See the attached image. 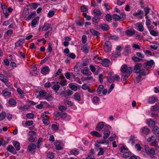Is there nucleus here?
Wrapping results in <instances>:
<instances>
[{"instance_id": "f257e3e1", "label": "nucleus", "mask_w": 159, "mask_h": 159, "mask_svg": "<svg viewBox=\"0 0 159 159\" xmlns=\"http://www.w3.org/2000/svg\"><path fill=\"white\" fill-rule=\"evenodd\" d=\"M121 71L126 74L123 78V81L127 80L128 78L130 75L133 71V68L131 67H128L126 65H122L120 68Z\"/></svg>"}, {"instance_id": "f03ea898", "label": "nucleus", "mask_w": 159, "mask_h": 159, "mask_svg": "<svg viewBox=\"0 0 159 159\" xmlns=\"http://www.w3.org/2000/svg\"><path fill=\"white\" fill-rule=\"evenodd\" d=\"M28 134L30 136L28 139L29 141L30 142H34L36 138V133L34 131L31 130L28 133Z\"/></svg>"}, {"instance_id": "7ed1b4c3", "label": "nucleus", "mask_w": 159, "mask_h": 159, "mask_svg": "<svg viewBox=\"0 0 159 159\" xmlns=\"http://www.w3.org/2000/svg\"><path fill=\"white\" fill-rule=\"evenodd\" d=\"M154 63V61L152 60H151L150 61H147L146 62L143 64V65L145 69H150Z\"/></svg>"}, {"instance_id": "20e7f679", "label": "nucleus", "mask_w": 159, "mask_h": 159, "mask_svg": "<svg viewBox=\"0 0 159 159\" xmlns=\"http://www.w3.org/2000/svg\"><path fill=\"white\" fill-rule=\"evenodd\" d=\"M143 64L141 63H137L135 65L134 68V73H139L141 70V67L142 66Z\"/></svg>"}, {"instance_id": "39448f33", "label": "nucleus", "mask_w": 159, "mask_h": 159, "mask_svg": "<svg viewBox=\"0 0 159 159\" xmlns=\"http://www.w3.org/2000/svg\"><path fill=\"white\" fill-rule=\"evenodd\" d=\"M146 153L152 158H155L156 157L155 156V151L153 148H152L148 151H147V152Z\"/></svg>"}, {"instance_id": "423d86ee", "label": "nucleus", "mask_w": 159, "mask_h": 159, "mask_svg": "<svg viewBox=\"0 0 159 159\" xmlns=\"http://www.w3.org/2000/svg\"><path fill=\"white\" fill-rule=\"evenodd\" d=\"M81 72L83 75H86L90 76L92 75V73L88 67H84L83 69L81 70Z\"/></svg>"}, {"instance_id": "0eeeda50", "label": "nucleus", "mask_w": 159, "mask_h": 159, "mask_svg": "<svg viewBox=\"0 0 159 159\" xmlns=\"http://www.w3.org/2000/svg\"><path fill=\"white\" fill-rule=\"evenodd\" d=\"M50 70L48 66H45L42 68L41 70V73L43 75H45L49 73Z\"/></svg>"}, {"instance_id": "6e6552de", "label": "nucleus", "mask_w": 159, "mask_h": 159, "mask_svg": "<svg viewBox=\"0 0 159 159\" xmlns=\"http://www.w3.org/2000/svg\"><path fill=\"white\" fill-rule=\"evenodd\" d=\"M2 94L4 97H10L11 95V93L10 89L6 88L2 92Z\"/></svg>"}, {"instance_id": "1a4fd4ad", "label": "nucleus", "mask_w": 159, "mask_h": 159, "mask_svg": "<svg viewBox=\"0 0 159 159\" xmlns=\"http://www.w3.org/2000/svg\"><path fill=\"white\" fill-rule=\"evenodd\" d=\"M7 150L15 154L17 153L16 151L15 150L14 147L11 145H9L7 148Z\"/></svg>"}, {"instance_id": "9d476101", "label": "nucleus", "mask_w": 159, "mask_h": 159, "mask_svg": "<svg viewBox=\"0 0 159 159\" xmlns=\"http://www.w3.org/2000/svg\"><path fill=\"white\" fill-rule=\"evenodd\" d=\"M105 123L103 122H101L98 123L96 127V129L97 131H100L102 130L104 127Z\"/></svg>"}, {"instance_id": "9b49d317", "label": "nucleus", "mask_w": 159, "mask_h": 159, "mask_svg": "<svg viewBox=\"0 0 159 159\" xmlns=\"http://www.w3.org/2000/svg\"><path fill=\"white\" fill-rule=\"evenodd\" d=\"M101 62V64L103 66L107 67L109 66L108 64L110 62V61L108 59H102Z\"/></svg>"}, {"instance_id": "f8f14e48", "label": "nucleus", "mask_w": 159, "mask_h": 159, "mask_svg": "<svg viewBox=\"0 0 159 159\" xmlns=\"http://www.w3.org/2000/svg\"><path fill=\"white\" fill-rule=\"evenodd\" d=\"M0 80L4 83H6L7 82H8L9 80L8 78L0 73Z\"/></svg>"}, {"instance_id": "ddd939ff", "label": "nucleus", "mask_w": 159, "mask_h": 159, "mask_svg": "<svg viewBox=\"0 0 159 159\" xmlns=\"http://www.w3.org/2000/svg\"><path fill=\"white\" fill-rule=\"evenodd\" d=\"M135 30L131 29L127 30L125 32L126 35L128 36H131L135 34Z\"/></svg>"}, {"instance_id": "4468645a", "label": "nucleus", "mask_w": 159, "mask_h": 159, "mask_svg": "<svg viewBox=\"0 0 159 159\" xmlns=\"http://www.w3.org/2000/svg\"><path fill=\"white\" fill-rule=\"evenodd\" d=\"M111 43L109 41H106L105 43V48L106 49L107 51L111 50Z\"/></svg>"}, {"instance_id": "2eb2a0df", "label": "nucleus", "mask_w": 159, "mask_h": 159, "mask_svg": "<svg viewBox=\"0 0 159 159\" xmlns=\"http://www.w3.org/2000/svg\"><path fill=\"white\" fill-rule=\"evenodd\" d=\"M141 130L142 133L146 135L150 133V129L146 127H143L141 128Z\"/></svg>"}, {"instance_id": "dca6fc26", "label": "nucleus", "mask_w": 159, "mask_h": 159, "mask_svg": "<svg viewBox=\"0 0 159 159\" xmlns=\"http://www.w3.org/2000/svg\"><path fill=\"white\" fill-rule=\"evenodd\" d=\"M36 148V144L34 143H31L28 145L27 149L30 152L35 149Z\"/></svg>"}, {"instance_id": "f3484780", "label": "nucleus", "mask_w": 159, "mask_h": 159, "mask_svg": "<svg viewBox=\"0 0 159 159\" xmlns=\"http://www.w3.org/2000/svg\"><path fill=\"white\" fill-rule=\"evenodd\" d=\"M157 101V98L156 97L152 96L149 98L148 102L150 104H153Z\"/></svg>"}, {"instance_id": "a211bd4d", "label": "nucleus", "mask_w": 159, "mask_h": 159, "mask_svg": "<svg viewBox=\"0 0 159 159\" xmlns=\"http://www.w3.org/2000/svg\"><path fill=\"white\" fill-rule=\"evenodd\" d=\"M152 131L155 135L157 137H159V128L157 126H154Z\"/></svg>"}, {"instance_id": "6ab92c4d", "label": "nucleus", "mask_w": 159, "mask_h": 159, "mask_svg": "<svg viewBox=\"0 0 159 159\" xmlns=\"http://www.w3.org/2000/svg\"><path fill=\"white\" fill-rule=\"evenodd\" d=\"M13 144L15 147L16 150L17 151L20 150V143L17 141H14L13 142Z\"/></svg>"}, {"instance_id": "aec40b11", "label": "nucleus", "mask_w": 159, "mask_h": 159, "mask_svg": "<svg viewBox=\"0 0 159 159\" xmlns=\"http://www.w3.org/2000/svg\"><path fill=\"white\" fill-rule=\"evenodd\" d=\"M147 124L150 127L153 126L155 125V121H153L152 119H149L147 120Z\"/></svg>"}, {"instance_id": "412c9836", "label": "nucleus", "mask_w": 159, "mask_h": 159, "mask_svg": "<svg viewBox=\"0 0 159 159\" xmlns=\"http://www.w3.org/2000/svg\"><path fill=\"white\" fill-rule=\"evenodd\" d=\"M100 28L103 31H107L110 29V27L109 26L106 24H101Z\"/></svg>"}, {"instance_id": "4be33fe9", "label": "nucleus", "mask_w": 159, "mask_h": 159, "mask_svg": "<svg viewBox=\"0 0 159 159\" xmlns=\"http://www.w3.org/2000/svg\"><path fill=\"white\" fill-rule=\"evenodd\" d=\"M152 146L155 147L156 149L159 150V147L158 145V142L156 139H154L153 141L151 142Z\"/></svg>"}, {"instance_id": "5701e85b", "label": "nucleus", "mask_w": 159, "mask_h": 159, "mask_svg": "<svg viewBox=\"0 0 159 159\" xmlns=\"http://www.w3.org/2000/svg\"><path fill=\"white\" fill-rule=\"evenodd\" d=\"M93 13L94 15V16L98 17L101 16L102 14V13L100 10L96 9H95L93 10Z\"/></svg>"}, {"instance_id": "b1692460", "label": "nucleus", "mask_w": 159, "mask_h": 159, "mask_svg": "<svg viewBox=\"0 0 159 159\" xmlns=\"http://www.w3.org/2000/svg\"><path fill=\"white\" fill-rule=\"evenodd\" d=\"M90 31L93 35L96 36L97 38L98 37L99 35L100 34V33L99 32L93 29H90Z\"/></svg>"}, {"instance_id": "393cba45", "label": "nucleus", "mask_w": 159, "mask_h": 159, "mask_svg": "<svg viewBox=\"0 0 159 159\" xmlns=\"http://www.w3.org/2000/svg\"><path fill=\"white\" fill-rule=\"evenodd\" d=\"M90 134L92 135L96 136L97 137H100L101 136V135L98 132L95 131H92L90 133Z\"/></svg>"}, {"instance_id": "a878e982", "label": "nucleus", "mask_w": 159, "mask_h": 159, "mask_svg": "<svg viewBox=\"0 0 159 159\" xmlns=\"http://www.w3.org/2000/svg\"><path fill=\"white\" fill-rule=\"evenodd\" d=\"M8 103L11 106H14L16 104V102L13 98H10L9 99Z\"/></svg>"}, {"instance_id": "bb28decb", "label": "nucleus", "mask_w": 159, "mask_h": 159, "mask_svg": "<svg viewBox=\"0 0 159 159\" xmlns=\"http://www.w3.org/2000/svg\"><path fill=\"white\" fill-rule=\"evenodd\" d=\"M132 59L134 62L141 61L143 60L142 58L135 56H133L132 57Z\"/></svg>"}, {"instance_id": "cd10ccee", "label": "nucleus", "mask_w": 159, "mask_h": 159, "mask_svg": "<svg viewBox=\"0 0 159 159\" xmlns=\"http://www.w3.org/2000/svg\"><path fill=\"white\" fill-rule=\"evenodd\" d=\"M55 145L56 146V148L57 150H61L62 148L61 146L60 143L59 142H55Z\"/></svg>"}, {"instance_id": "c85d7f7f", "label": "nucleus", "mask_w": 159, "mask_h": 159, "mask_svg": "<svg viewBox=\"0 0 159 159\" xmlns=\"http://www.w3.org/2000/svg\"><path fill=\"white\" fill-rule=\"evenodd\" d=\"M112 18L116 21L119 20L121 19L120 16L116 14H114L112 15Z\"/></svg>"}, {"instance_id": "c756f323", "label": "nucleus", "mask_w": 159, "mask_h": 159, "mask_svg": "<svg viewBox=\"0 0 159 159\" xmlns=\"http://www.w3.org/2000/svg\"><path fill=\"white\" fill-rule=\"evenodd\" d=\"M151 110L152 111H156L157 110H159V103L156 104V105L153 106L151 107Z\"/></svg>"}, {"instance_id": "7c9ffc66", "label": "nucleus", "mask_w": 159, "mask_h": 159, "mask_svg": "<svg viewBox=\"0 0 159 159\" xmlns=\"http://www.w3.org/2000/svg\"><path fill=\"white\" fill-rule=\"evenodd\" d=\"M47 50L49 54H50L52 51V44L51 43L49 42L48 43V47L47 48Z\"/></svg>"}, {"instance_id": "2f4dec72", "label": "nucleus", "mask_w": 159, "mask_h": 159, "mask_svg": "<svg viewBox=\"0 0 159 159\" xmlns=\"http://www.w3.org/2000/svg\"><path fill=\"white\" fill-rule=\"evenodd\" d=\"M150 10V9L148 7H147L145 8H144V11L145 14V15L146 19H147L148 18L147 15L149 13Z\"/></svg>"}, {"instance_id": "473e14b6", "label": "nucleus", "mask_w": 159, "mask_h": 159, "mask_svg": "<svg viewBox=\"0 0 159 159\" xmlns=\"http://www.w3.org/2000/svg\"><path fill=\"white\" fill-rule=\"evenodd\" d=\"M50 24L45 23L44 24L43 29V30L46 31L50 28Z\"/></svg>"}, {"instance_id": "72a5a7b5", "label": "nucleus", "mask_w": 159, "mask_h": 159, "mask_svg": "<svg viewBox=\"0 0 159 159\" xmlns=\"http://www.w3.org/2000/svg\"><path fill=\"white\" fill-rule=\"evenodd\" d=\"M6 113L4 111H2L0 113V121L2 120L5 117Z\"/></svg>"}, {"instance_id": "f704fd0d", "label": "nucleus", "mask_w": 159, "mask_h": 159, "mask_svg": "<svg viewBox=\"0 0 159 159\" xmlns=\"http://www.w3.org/2000/svg\"><path fill=\"white\" fill-rule=\"evenodd\" d=\"M36 15V13L35 12H33L31 13L30 15H29L27 18V20H30L31 18L34 17Z\"/></svg>"}, {"instance_id": "c9c22d12", "label": "nucleus", "mask_w": 159, "mask_h": 159, "mask_svg": "<svg viewBox=\"0 0 159 159\" xmlns=\"http://www.w3.org/2000/svg\"><path fill=\"white\" fill-rule=\"evenodd\" d=\"M38 22V19L35 18H34L32 21L31 26L32 28L35 27V25Z\"/></svg>"}, {"instance_id": "e433bc0d", "label": "nucleus", "mask_w": 159, "mask_h": 159, "mask_svg": "<svg viewBox=\"0 0 159 159\" xmlns=\"http://www.w3.org/2000/svg\"><path fill=\"white\" fill-rule=\"evenodd\" d=\"M60 88V86L58 84H55L53 85L52 87V89H53L56 92H57V91L59 90Z\"/></svg>"}, {"instance_id": "4c0bfd02", "label": "nucleus", "mask_w": 159, "mask_h": 159, "mask_svg": "<svg viewBox=\"0 0 159 159\" xmlns=\"http://www.w3.org/2000/svg\"><path fill=\"white\" fill-rule=\"evenodd\" d=\"M150 27L148 28V29L150 32V34L154 36H156L157 35L158 33L156 31H154V30H150Z\"/></svg>"}, {"instance_id": "58836bf2", "label": "nucleus", "mask_w": 159, "mask_h": 159, "mask_svg": "<svg viewBox=\"0 0 159 159\" xmlns=\"http://www.w3.org/2000/svg\"><path fill=\"white\" fill-rule=\"evenodd\" d=\"M104 128L103 130L104 132H108V131H110V129L111 128V126L109 125H107L104 126Z\"/></svg>"}, {"instance_id": "ea45409f", "label": "nucleus", "mask_w": 159, "mask_h": 159, "mask_svg": "<svg viewBox=\"0 0 159 159\" xmlns=\"http://www.w3.org/2000/svg\"><path fill=\"white\" fill-rule=\"evenodd\" d=\"M45 96V99L48 101H51L53 99L52 96L49 94H47Z\"/></svg>"}, {"instance_id": "a19ab883", "label": "nucleus", "mask_w": 159, "mask_h": 159, "mask_svg": "<svg viewBox=\"0 0 159 159\" xmlns=\"http://www.w3.org/2000/svg\"><path fill=\"white\" fill-rule=\"evenodd\" d=\"M99 19L100 18H99L98 17L94 16V17L92 18V21L94 23L98 24L99 21Z\"/></svg>"}, {"instance_id": "79ce46f5", "label": "nucleus", "mask_w": 159, "mask_h": 159, "mask_svg": "<svg viewBox=\"0 0 159 159\" xmlns=\"http://www.w3.org/2000/svg\"><path fill=\"white\" fill-rule=\"evenodd\" d=\"M135 137L133 135H131L130 136V138L129 139V142H128L129 143H130V141H131V143L132 145H133L134 144V143L135 142Z\"/></svg>"}, {"instance_id": "37998d69", "label": "nucleus", "mask_w": 159, "mask_h": 159, "mask_svg": "<svg viewBox=\"0 0 159 159\" xmlns=\"http://www.w3.org/2000/svg\"><path fill=\"white\" fill-rule=\"evenodd\" d=\"M39 93L40 96L41 97H44L47 95V92L45 90L40 91Z\"/></svg>"}, {"instance_id": "c03bdc74", "label": "nucleus", "mask_w": 159, "mask_h": 159, "mask_svg": "<svg viewBox=\"0 0 159 159\" xmlns=\"http://www.w3.org/2000/svg\"><path fill=\"white\" fill-rule=\"evenodd\" d=\"M74 98L78 101H80V97L78 93H76L74 94Z\"/></svg>"}, {"instance_id": "a18cd8bd", "label": "nucleus", "mask_w": 159, "mask_h": 159, "mask_svg": "<svg viewBox=\"0 0 159 159\" xmlns=\"http://www.w3.org/2000/svg\"><path fill=\"white\" fill-rule=\"evenodd\" d=\"M97 142L98 143H102V144L106 143L107 144H109V142H108V140H99V141H97Z\"/></svg>"}, {"instance_id": "49530a36", "label": "nucleus", "mask_w": 159, "mask_h": 159, "mask_svg": "<svg viewBox=\"0 0 159 159\" xmlns=\"http://www.w3.org/2000/svg\"><path fill=\"white\" fill-rule=\"evenodd\" d=\"M119 38L115 35H111L109 37V39L115 41H117L118 40Z\"/></svg>"}, {"instance_id": "de8ad7c7", "label": "nucleus", "mask_w": 159, "mask_h": 159, "mask_svg": "<svg viewBox=\"0 0 159 159\" xmlns=\"http://www.w3.org/2000/svg\"><path fill=\"white\" fill-rule=\"evenodd\" d=\"M47 157L49 159H52L54 157V155L52 152H49L47 154Z\"/></svg>"}, {"instance_id": "09e8293b", "label": "nucleus", "mask_w": 159, "mask_h": 159, "mask_svg": "<svg viewBox=\"0 0 159 159\" xmlns=\"http://www.w3.org/2000/svg\"><path fill=\"white\" fill-rule=\"evenodd\" d=\"M106 20L107 21H109L112 20V17L111 15L108 13H107L105 16Z\"/></svg>"}, {"instance_id": "8fccbe9b", "label": "nucleus", "mask_w": 159, "mask_h": 159, "mask_svg": "<svg viewBox=\"0 0 159 159\" xmlns=\"http://www.w3.org/2000/svg\"><path fill=\"white\" fill-rule=\"evenodd\" d=\"M111 133L110 131H108V132H104L103 138L106 139L108 137Z\"/></svg>"}, {"instance_id": "3c124183", "label": "nucleus", "mask_w": 159, "mask_h": 159, "mask_svg": "<svg viewBox=\"0 0 159 159\" xmlns=\"http://www.w3.org/2000/svg\"><path fill=\"white\" fill-rule=\"evenodd\" d=\"M58 108L62 112H63L64 110H66L67 109V107L63 105L59 106Z\"/></svg>"}, {"instance_id": "603ef678", "label": "nucleus", "mask_w": 159, "mask_h": 159, "mask_svg": "<svg viewBox=\"0 0 159 159\" xmlns=\"http://www.w3.org/2000/svg\"><path fill=\"white\" fill-rule=\"evenodd\" d=\"M107 80L109 83H112L114 81V76L111 75L107 76Z\"/></svg>"}, {"instance_id": "864d4df0", "label": "nucleus", "mask_w": 159, "mask_h": 159, "mask_svg": "<svg viewBox=\"0 0 159 159\" xmlns=\"http://www.w3.org/2000/svg\"><path fill=\"white\" fill-rule=\"evenodd\" d=\"M89 48L88 47H83V48L81 49L83 52L84 53L86 54L89 51Z\"/></svg>"}, {"instance_id": "5fc2aeb1", "label": "nucleus", "mask_w": 159, "mask_h": 159, "mask_svg": "<svg viewBox=\"0 0 159 159\" xmlns=\"http://www.w3.org/2000/svg\"><path fill=\"white\" fill-rule=\"evenodd\" d=\"M34 115L32 113H29L26 114V117L29 119H32L34 117Z\"/></svg>"}, {"instance_id": "6e6d98bb", "label": "nucleus", "mask_w": 159, "mask_h": 159, "mask_svg": "<svg viewBox=\"0 0 159 159\" xmlns=\"http://www.w3.org/2000/svg\"><path fill=\"white\" fill-rule=\"evenodd\" d=\"M99 151L98 154V156L101 155L103 154L105 151L103 150V149L102 148H99Z\"/></svg>"}, {"instance_id": "4d7b16f0", "label": "nucleus", "mask_w": 159, "mask_h": 159, "mask_svg": "<svg viewBox=\"0 0 159 159\" xmlns=\"http://www.w3.org/2000/svg\"><path fill=\"white\" fill-rule=\"evenodd\" d=\"M81 10L82 12H84L88 11V9L85 5H83L81 7Z\"/></svg>"}, {"instance_id": "13d9d810", "label": "nucleus", "mask_w": 159, "mask_h": 159, "mask_svg": "<svg viewBox=\"0 0 159 159\" xmlns=\"http://www.w3.org/2000/svg\"><path fill=\"white\" fill-rule=\"evenodd\" d=\"M87 41V37L86 36L83 35L82 37V41L83 43H85Z\"/></svg>"}, {"instance_id": "bf43d9fd", "label": "nucleus", "mask_w": 159, "mask_h": 159, "mask_svg": "<svg viewBox=\"0 0 159 159\" xmlns=\"http://www.w3.org/2000/svg\"><path fill=\"white\" fill-rule=\"evenodd\" d=\"M33 124V122L32 120L27 121L25 122V125L26 126H30Z\"/></svg>"}, {"instance_id": "052dcab7", "label": "nucleus", "mask_w": 159, "mask_h": 159, "mask_svg": "<svg viewBox=\"0 0 159 159\" xmlns=\"http://www.w3.org/2000/svg\"><path fill=\"white\" fill-rule=\"evenodd\" d=\"M93 101L94 103H97L99 101V98L97 96H94L93 98Z\"/></svg>"}, {"instance_id": "680f3d73", "label": "nucleus", "mask_w": 159, "mask_h": 159, "mask_svg": "<svg viewBox=\"0 0 159 159\" xmlns=\"http://www.w3.org/2000/svg\"><path fill=\"white\" fill-rule=\"evenodd\" d=\"M138 28L140 32H143L144 30V28L143 25H142L139 24L138 26Z\"/></svg>"}, {"instance_id": "e2e57ef3", "label": "nucleus", "mask_w": 159, "mask_h": 159, "mask_svg": "<svg viewBox=\"0 0 159 159\" xmlns=\"http://www.w3.org/2000/svg\"><path fill=\"white\" fill-rule=\"evenodd\" d=\"M70 152L71 154H72L74 155H77L79 153L78 152L75 150H72L70 151Z\"/></svg>"}, {"instance_id": "0e129e2a", "label": "nucleus", "mask_w": 159, "mask_h": 159, "mask_svg": "<svg viewBox=\"0 0 159 159\" xmlns=\"http://www.w3.org/2000/svg\"><path fill=\"white\" fill-rule=\"evenodd\" d=\"M29 13V11L28 9L27 8L26 10H25L23 14V16L24 17H25L26 16L28 15Z\"/></svg>"}, {"instance_id": "69168bd1", "label": "nucleus", "mask_w": 159, "mask_h": 159, "mask_svg": "<svg viewBox=\"0 0 159 159\" xmlns=\"http://www.w3.org/2000/svg\"><path fill=\"white\" fill-rule=\"evenodd\" d=\"M131 154L129 152H125V153H124L123 154V156L125 157H129L130 156Z\"/></svg>"}, {"instance_id": "338daca9", "label": "nucleus", "mask_w": 159, "mask_h": 159, "mask_svg": "<svg viewBox=\"0 0 159 159\" xmlns=\"http://www.w3.org/2000/svg\"><path fill=\"white\" fill-rule=\"evenodd\" d=\"M54 13L53 11H50L48 14V16L49 17H51L54 15Z\"/></svg>"}, {"instance_id": "774afa93", "label": "nucleus", "mask_w": 159, "mask_h": 159, "mask_svg": "<svg viewBox=\"0 0 159 159\" xmlns=\"http://www.w3.org/2000/svg\"><path fill=\"white\" fill-rule=\"evenodd\" d=\"M59 83L61 86H64L66 85V80H61Z\"/></svg>"}]
</instances>
